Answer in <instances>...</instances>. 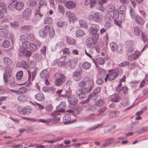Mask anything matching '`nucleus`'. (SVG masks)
<instances>
[{
    "label": "nucleus",
    "mask_w": 148,
    "mask_h": 148,
    "mask_svg": "<svg viewBox=\"0 0 148 148\" xmlns=\"http://www.w3.org/2000/svg\"><path fill=\"white\" fill-rule=\"evenodd\" d=\"M88 19L90 21H93L97 23L102 21L103 17L101 14L97 12H92L88 17Z\"/></svg>",
    "instance_id": "nucleus-1"
},
{
    "label": "nucleus",
    "mask_w": 148,
    "mask_h": 148,
    "mask_svg": "<svg viewBox=\"0 0 148 148\" xmlns=\"http://www.w3.org/2000/svg\"><path fill=\"white\" fill-rule=\"evenodd\" d=\"M122 70L120 68H117L116 69L109 71V73L107 74L108 77V79L109 81L114 80L117 76L121 74Z\"/></svg>",
    "instance_id": "nucleus-2"
},
{
    "label": "nucleus",
    "mask_w": 148,
    "mask_h": 148,
    "mask_svg": "<svg viewBox=\"0 0 148 148\" xmlns=\"http://www.w3.org/2000/svg\"><path fill=\"white\" fill-rule=\"evenodd\" d=\"M100 27L97 24H93L91 25L89 30V32L90 34L95 35V37L97 39L99 37V34L97 33L99 31Z\"/></svg>",
    "instance_id": "nucleus-3"
},
{
    "label": "nucleus",
    "mask_w": 148,
    "mask_h": 148,
    "mask_svg": "<svg viewBox=\"0 0 148 148\" xmlns=\"http://www.w3.org/2000/svg\"><path fill=\"white\" fill-rule=\"evenodd\" d=\"M47 5V2L44 0H40L38 3V5L36 9V15H39L40 17L42 16V14L41 13L42 8L44 6Z\"/></svg>",
    "instance_id": "nucleus-4"
},
{
    "label": "nucleus",
    "mask_w": 148,
    "mask_h": 148,
    "mask_svg": "<svg viewBox=\"0 0 148 148\" xmlns=\"http://www.w3.org/2000/svg\"><path fill=\"white\" fill-rule=\"evenodd\" d=\"M86 86L83 88H80L82 90V92L84 93H89L92 90L94 86L93 80L90 81L89 83L86 85Z\"/></svg>",
    "instance_id": "nucleus-5"
},
{
    "label": "nucleus",
    "mask_w": 148,
    "mask_h": 148,
    "mask_svg": "<svg viewBox=\"0 0 148 148\" xmlns=\"http://www.w3.org/2000/svg\"><path fill=\"white\" fill-rule=\"evenodd\" d=\"M49 26L47 25L45 26L42 30H40L39 33L40 36L43 38L45 37L49 30Z\"/></svg>",
    "instance_id": "nucleus-6"
},
{
    "label": "nucleus",
    "mask_w": 148,
    "mask_h": 148,
    "mask_svg": "<svg viewBox=\"0 0 148 148\" xmlns=\"http://www.w3.org/2000/svg\"><path fill=\"white\" fill-rule=\"evenodd\" d=\"M5 83H8L10 84L12 86H14L15 80L13 77L11 76L5 77H3Z\"/></svg>",
    "instance_id": "nucleus-7"
},
{
    "label": "nucleus",
    "mask_w": 148,
    "mask_h": 148,
    "mask_svg": "<svg viewBox=\"0 0 148 148\" xmlns=\"http://www.w3.org/2000/svg\"><path fill=\"white\" fill-rule=\"evenodd\" d=\"M66 16L69 18V21L74 22L77 19V17L75 14L70 11H67L65 14Z\"/></svg>",
    "instance_id": "nucleus-8"
},
{
    "label": "nucleus",
    "mask_w": 148,
    "mask_h": 148,
    "mask_svg": "<svg viewBox=\"0 0 148 148\" xmlns=\"http://www.w3.org/2000/svg\"><path fill=\"white\" fill-rule=\"evenodd\" d=\"M82 71L80 69H77L73 73V78L76 81H79L82 78Z\"/></svg>",
    "instance_id": "nucleus-9"
},
{
    "label": "nucleus",
    "mask_w": 148,
    "mask_h": 148,
    "mask_svg": "<svg viewBox=\"0 0 148 148\" xmlns=\"http://www.w3.org/2000/svg\"><path fill=\"white\" fill-rule=\"evenodd\" d=\"M92 80L88 77H85L84 78L82 81L78 83V86L79 87L83 88L86 85H87L89 83L90 81H92Z\"/></svg>",
    "instance_id": "nucleus-10"
},
{
    "label": "nucleus",
    "mask_w": 148,
    "mask_h": 148,
    "mask_svg": "<svg viewBox=\"0 0 148 148\" xmlns=\"http://www.w3.org/2000/svg\"><path fill=\"white\" fill-rule=\"evenodd\" d=\"M55 75L59 76V78L56 80L55 84L57 86L60 85L65 81V77L63 75L61 74H56Z\"/></svg>",
    "instance_id": "nucleus-11"
},
{
    "label": "nucleus",
    "mask_w": 148,
    "mask_h": 148,
    "mask_svg": "<svg viewBox=\"0 0 148 148\" xmlns=\"http://www.w3.org/2000/svg\"><path fill=\"white\" fill-rule=\"evenodd\" d=\"M23 17L25 20H28L31 17L32 12L29 8L25 9L23 12Z\"/></svg>",
    "instance_id": "nucleus-12"
},
{
    "label": "nucleus",
    "mask_w": 148,
    "mask_h": 148,
    "mask_svg": "<svg viewBox=\"0 0 148 148\" xmlns=\"http://www.w3.org/2000/svg\"><path fill=\"white\" fill-rule=\"evenodd\" d=\"M33 26L30 25H25L21 27L19 29L23 33L29 32L33 29Z\"/></svg>",
    "instance_id": "nucleus-13"
},
{
    "label": "nucleus",
    "mask_w": 148,
    "mask_h": 148,
    "mask_svg": "<svg viewBox=\"0 0 148 148\" xmlns=\"http://www.w3.org/2000/svg\"><path fill=\"white\" fill-rule=\"evenodd\" d=\"M77 61L76 60L70 59L68 60L67 63L68 66L71 69H74L76 68L77 64Z\"/></svg>",
    "instance_id": "nucleus-14"
},
{
    "label": "nucleus",
    "mask_w": 148,
    "mask_h": 148,
    "mask_svg": "<svg viewBox=\"0 0 148 148\" xmlns=\"http://www.w3.org/2000/svg\"><path fill=\"white\" fill-rule=\"evenodd\" d=\"M76 3L73 1H69L65 3V5L68 9H71L75 8L76 6Z\"/></svg>",
    "instance_id": "nucleus-15"
},
{
    "label": "nucleus",
    "mask_w": 148,
    "mask_h": 148,
    "mask_svg": "<svg viewBox=\"0 0 148 148\" xmlns=\"http://www.w3.org/2000/svg\"><path fill=\"white\" fill-rule=\"evenodd\" d=\"M63 120L65 124H70L74 122L73 121L71 120V115L69 114L65 115L63 117Z\"/></svg>",
    "instance_id": "nucleus-16"
},
{
    "label": "nucleus",
    "mask_w": 148,
    "mask_h": 148,
    "mask_svg": "<svg viewBox=\"0 0 148 148\" xmlns=\"http://www.w3.org/2000/svg\"><path fill=\"white\" fill-rule=\"evenodd\" d=\"M19 55L20 56H26L27 57H29L31 55V53L29 51H28L27 49H21L20 51V53Z\"/></svg>",
    "instance_id": "nucleus-17"
},
{
    "label": "nucleus",
    "mask_w": 148,
    "mask_h": 148,
    "mask_svg": "<svg viewBox=\"0 0 148 148\" xmlns=\"http://www.w3.org/2000/svg\"><path fill=\"white\" fill-rule=\"evenodd\" d=\"M76 93L78 95V97L80 99H84L86 97V95L84 93L82 92V90L80 88H79L76 90Z\"/></svg>",
    "instance_id": "nucleus-18"
},
{
    "label": "nucleus",
    "mask_w": 148,
    "mask_h": 148,
    "mask_svg": "<svg viewBox=\"0 0 148 148\" xmlns=\"http://www.w3.org/2000/svg\"><path fill=\"white\" fill-rule=\"evenodd\" d=\"M66 103L62 101L60 104L56 107L57 110L62 112L64 111V108L66 107Z\"/></svg>",
    "instance_id": "nucleus-19"
},
{
    "label": "nucleus",
    "mask_w": 148,
    "mask_h": 148,
    "mask_svg": "<svg viewBox=\"0 0 148 148\" xmlns=\"http://www.w3.org/2000/svg\"><path fill=\"white\" fill-rule=\"evenodd\" d=\"M35 98L37 100L42 101L45 100V95L42 93H38L34 96Z\"/></svg>",
    "instance_id": "nucleus-20"
},
{
    "label": "nucleus",
    "mask_w": 148,
    "mask_h": 148,
    "mask_svg": "<svg viewBox=\"0 0 148 148\" xmlns=\"http://www.w3.org/2000/svg\"><path fill=\"white\" fill-rule=\"evenodd\" d=\"M69 103L72 105H75L78 102V99L73 96L67 99Z\"/></svg>",
    "instance_id": "nucleus-21"
},
{
    "label": "nucleus",
    "mask_w": 148,
    "mask_h": 148,
    "mask_svg": "<svg viewBox=\"0 0 148 148\" xmlns=\"http://www.w3.org/2000/svg\"><path fill=\"white\" fill-rule=\"evenodd\" d=\"M49 76V73L47 69H45L42 71L40 73V76L42 78H47Z\"/></svg>",
    "instance_id": "nucleus-22"
},
{
    "label": "nucleus",
    "mask_w": 148,
    "mask_h": 148,
    "mask_svg": "<svg viewBox=\"0 0 148 148\" xmlns=\"http://www.w3.org/2000/svg\"><path fill=\"white\" fill-rule=\"evenodd\" d=\"M114 141V138H108L106 140L105 143L102 145V147H104L109 146Z\"/></svg>",
    "instance_id": "nucleus-23"
},
{
    "label": "nucleus",
    "mask_w": 148,
    "mask_h": 148,
    "mask_svg": "<svg viewBox=\"0 0 148 148\" xmlns=\"http://www.w3.org/2000/svg\"><path fill=\"white\" fill-rule=\"evenodd\" d=\"M95 42L92 38H89L87 39L86 44L89 47H93L95 44Z\"/></svg>",
    "instance_id": "nucleus-24"
},
{
    "label": "nucleus",
    "mask_w": 148,
    "mask_h": 148,
    "mask_svg": "<svg viewBox=\"0 0 148 148\" xmlns=\"http://www.w3.org/2000/svg\"><path fill=\"white\" fill-rule=\"evenodd\" d=\"M134 18L136 23L139 25H143L145 23L144 20L139 15H136Z\"/></svg>",
    "instance_id": "nucleus-25"
},
{
    "label": "nucleus",
    "mask_w": 148,
    "mask_h": 148,
    "mask_svg": "<svg viewBox=\"0 0 148 148\" xmlns=\"http://www.w3.org/2000/svg\"><path fill=\"white\" fill-rule=\"evenodd\" d=\"M16 9L18 11L21 10L23 8L24 4L21 1L15 2Z\"/></svg>",
    "instance_id": "nucleus-26"
},
{
    "label": "nucleus",
    "mask_w": 148,
    "mask_h": 148,
    "mask_svg": "<svg viewBox=\"0 0 148 148\" xmlns=\"http://www.w3.org/2000/svg\"><path fill=\"white\" fill-rule=\"evenodd\" d=\"M110 97L111 101L115 102H118L121 99V97L117 94H114L112 95Z\"/></svg>",
    "instance_id": "nucleus-27"
},
{
    "label": "nucleus",
    "mask_w": 148,
    "mask_h": 148,
    "mask_svg": "<svg viewBox=\"0 0 148 148\" xmlns=\"http://www.w3.org/2000/svg\"><path fill=\"white\" fill-rule=\"evenodd\" d=\"M8 34V31L5 28H2L0 29V36L5 37Z\"/></svg>",
    "instance_id": "nucleus-28"
},
{
    "label": "nucleus",
    "mask_w": 148,
    "mask_h": 148,
    "mask_svg": "<svg viewBox=\"0 0 148 148\" xmlns=\"http://www.w3.org/2000/svg\"><path fill=\"white\" fill-rule=\"evenodd\" d=\"M12 69L10 67L8 66L5 68V71L3 77L10 76L11 75Z\"/></svg>",
    "instance_id": "nucleus-29"
},
{
    "label": "nucleus",
    "mask_w": 148,
    "mask_h": 148,
    "mask_svg": "<svg viewBox=\"0 0 148 148\" xmlns=\"http://www.w3.org/2000/svg\"><path fill=\"white\" fill-rule=\"evenodd\" d=\"M96 2L95 0H85V3L87 5L90 4V8H92L95 4Z\"/></svg>",
    "instance_id": "nucleus-30"
},
{
    "label": "nucleus",
    "mask_w": 148,
    "mask_h": 148,
    "mask_svg": "<svg viewBox=\"0 0 148 148\" xmlns=\"http://www.w3.org/2000/svg\"><path fill=\"white\" fill-rule=\"evenodd\" d=\"M109 46L111 50L113 52H114L116 50L118 45L115 42H112L110 43Z\"/></svg>",
    "instance_id": "nucleus-31"
},
{
    "label": "nucleus",
    "mask_w": 148,
    "mask_h": 148,
    "mask_svg": "<svg viewBox=\"0 0 148 148\" xmlns=\"http://www.w3.org/2000/svg\"><path fill=\"white\" fill-rule=\"evenodd\" d=\"M113 19L112 15L110 13H107L105 17L106 22H112Z\"/></svg>",
    "instance_id": "nucleus-32"
},
{
    "label": "nucleus",
    "mask_w": 148,
    "mask_h": 148,
    "mask_svg": "<svg viewBox=\"0 0 148 148\" xmlns=\"http://www.w3.org/2000/svg\"><path fill=\"white\" fill-rule=\"evenodd\" d=\"M76 36L78 37H81L85 35V32L81 29H79L76 31Z\"/></svg>",
    "instance_id": "nucleus-33"
},
{
    "label": "nucleus",
    "mask_w": 148,
    "mask_h": 148,
    "mask_svg": "<svg viewBox=\"0 0 148 148\" xmlns=\"http://www.w3.org/2000/svg\"><path fill=\"white\" fill-rule=\"evenodd\" d=\"M120 114L119 111L113 112H111L109 114V117L110 118L115 117L119 116Z\"/></svg>",
    "instance_id": "nucleus-34"
},
{
    "label": "nucleus",
    "mask_w": 148,
    "mask_h": 148,
    "mask_svg": "<svg viewBox=\"0 0 148 148\" xmlns=\"http://www.w3.org/2000/svg\"><path fill=\"white\" fill-rule=\"evenodd\" d=\"M18 100L21 102H24L27 100V97L23 95L19 96L17 98Z\"/></svg>",
    "instance_id": "nucleus-35"
},
{
    "label": "nucleus",
    "mask_w": 148,
    "mask_h": 148,
    "mask_svg": "<svg viewBox=\"0 0 148 148\" xmlns=\"http://www.w3.org/2000/svg\"><path fill=\"white\" fill-rule=\"evenodd\" d=\"M3 61L5 64L8 65H11L12 63L11 59L8 57H4L3 58Z\"/></svg>",
    "instance_id": "nucleus-36"
},
{
    "label": "nucleus",
    "mask_w": 148,
    "mask_h": 148,
    "mask_svg": "<svg viewBox=\"0 0 148 148\" xmlns=\"http://www.w3.org/2000/svg\"><path fill=\"white\" fill-rule=\"evenodd\" d=\"M106 9L108 12H111L114 11L115 7L113 5H108L106 6Z\"/></svg>",
    "instance_id": "nucleus-37"
},
{
    "label": "nucleus",
    "mask_w": 148,
    "mask_h": 148,
    "mask_svg": "<svg viewBox=\"0 0 148 148\" xmlns=\"http://www.w3.org/2000/svg\"><path fill=\"white\" fill-rule=\"evenodd\" d=\"M25 115L31 113L32 112V109L31 107L29 106H27L25 107Z\"/></svg>",
    "instance_id": "nucleus-38"
},
{
    "label": "nucleus",
    "mask_w": 148,
    "mask_h": 148,
    "mask_svg": "<svg viewBox=\"0 0 148 148\" xmlns=\"http://www.w3.org/2000/svg\"><path fill=\"white\" fill-rule=\"evenodd\" d=\"M71 94V90H69L66 92L65 94L62 95V97L65 98H67V99H68L69 98L72 96Z\"/></svg>",
    "instance_id": "nucleus-39"
},
{
    "label": "nucleus",
    "mask_w": 148,
    "mask_h": 148,
    "mask_svg": "<svg viewBox=\"0 0 148 148\" xmlns=\"http://www.w3.org/2000/svg\"><path fill=\"white\" fill-rule=\"evenodd\" d=\"M91 66V64L87 62H84L82 65L83 67L86 70L89 69Z\"/></svg>",
    "instance_id": "nucleus-40"
},
{
    "label": "nucleus",
    "mask_w": 148,
    "mask_h": 148,
    "mask_svg": "<svg viewBox=\"0 0 148 148\" xmlns=\"http://www.w3.org/2000/svg\"><path fill=\"white\" fill-rule=\"evenodd\" d=\"M52 22V19L50 17H47L44 19V23L45 24H51Z\"/></svg>",
    "instance_id": "nucleus-41"
},
{
    "label": "nucleus",
    "mask_w": 148,
    "mask_h": 148,
    "mask_svg": "<svg viewBox=\"0 0 148 148\" xmlns=\"http://www.w3.org/2000/svg\"><path fill=\"white\" fill-rule=\"evenodd\" d=\"M134 34L136 36H139L140 35V31L139 27L136 26L134 28Z\"/></svg>",
    "instance_id": "nucleus-42"
},
{
    "label": "nucleus",
    "mask_w": 148,
    "mask_h": 148,
    "mask_svg": "<svg viewBox=\"0 0 148 148\" xmlns=\"http://www.w3.org/2000/svg\"><path fill=\"white\" fill-rule=\"evenodd\" d=\"M30 42L28 41H25L23 42L22 45V48L24 49H27V48L29 47Z\"/></svg>",
    "instance_id": "nucleus-43"
},
{
    "label": "nucleus",
    "mask_w": 148,
    "mask_h": 148,
    "mask_svg": "<svg viewBox=\"0 0 148 148\" xmlns=\"http://www.w3.org/2000/svg\"><path fill=\"white\" fill-rule=\"evenodd\" d=\"M30 45L29 47V49L30 50L34 52L37 49V47L35 44L33 43H32L31 42L30 44Z\"/></svg>",
    "instance_id": "nucleus-44"
},
{
    "label": "nucleus",
    "mask_w": 148,
    "mask_h": 148,
    "mask_svg": "<svg viewBox=\"0 0 148 148\" xmlns=\"http://www.w3.org/2000/svg\"><path fill=\"white\" fill-rule=\"evenodd\" d=\"M8 8L10 10L14 11L16 9L15 1L11 3L8 5Z\"/></svg>",
    "instance_id": "nucleus-45"
},
{
    "label": "nucleus",
    "mask_w": 148,
    "mask_h": 148,
    "mask_svg": "<svg viewBox=\"0 0 148 148\" xmlns=\"http://www.w3.org/2000/svg\"><path fill=\"white\" fill-rule=\"evenodd\" d=\"M67 42L68 44H70L75 45V40L70 37H68L67 38Z\"/></svg>",
    "instance_id": "nucleus-46"
},
{
    "label": "nucleus",
    "mask_w": 148,
    "mask_h": 148,
    "mask_svg": "<svg viewBox=\"0 0 148 148\" xmlns=\"http://www.w3.org/2000/svg\"><path fill=\"white\" fill-rule=\"evenodd\" d=\"M103 124V123H99L97 124H96L95 125L91 127H90L88 128V130H92L94 129H95L101 126Z\"/></svg>",
    "instance_id": "nucleus-47"
},
{
    "label": "nucleus",
    "mask_w": 148,
    "mask_h": 148,
    "mask_svg": "<svg viewBox=\"0 0 148 148\" xmlns=\"http://www.w3.org/2000/svg\"><path fill=\"white\" fill-rule=\"evenodd\" d=\"M25 107L21 106H19L17 108V110L18 112L21 114H24L25 115Z\"/></svg>",
    "instance_id": "nucleus-48"
},
{
    "label": "nucleus",
    "mask_w": 148,
    "mask_h": 148,
    "mask_svg": "<svg viewBox=\"0 0 148 148\" xmlns=\"http://www.w3.org/2000/svg\"><path fill=\"white\" fill-rule=\"evenodd\" d=\"M10 25L13 28L17 29L19 26V23L18 21H15L11 23Z\"/></svg>",
    "instance_id": "nucleus-49"
},
{
    "label": "nucleus",
    "mask_w": 148,
    "mask_h": 148,
    "mask_svg": "<svg viewBox=\"0 0 148 148\" xmlns=\"http://www.w3.org/2000/svg\"><path fill=\"white\" fill-rule=\"evenodd\" d=\"M126 10V7L124 5L121 6L119 9V12L120 14H124Z\"/></svg>",
    "instance_id": "nucleus-50"
},
{
    "label": "nucleus",
    "mask_w": 148,
    "mask_h": 148,
    "mask_svg": "<svg viewBox=\"0 0 148 148\" xmlns=\"http://www.w3.org/2000/svg\"><path fill=\"white\" fill-rule=\"evenodd\" d=\"M23 75V72L22 71H18L16 74V77L18 80H20Z\"/></svg>",
    "instance_id": "nucleus-51"
},
{
    "label": "nucleus",
    "mask_w": 148,
    "mask_h": 148,
    "mask_svg": "<svg viewBox=\"0 0 148 148\" xmlns=\"http://www.w3.org/2000/svg\"><path fill=\"white\" fill-rule=\"evenodd\" d=\"M57 25L58 26L61 27L66 26L67 24L66 22L65 21H59L57 23Z\"/></svg>",
    "instance_id": "nucleus-52"
},
{
    "label": "nucleus",
    "mask_w": 148,
    "mask_h": 148,
    "mask_svg": "<svg viewBox=\"0 0 148 148\" xmlns=\"http://www.w3.org/2000/svg\"><path fill=\"white\" fill-rule=\"evenodd\" d=\"M10 45L9 41L7 40H5L2 42V46L4 48H7Z\"/></svg>",
    "instance_id": "nucleus-53"
},
{
    "label": "nucleus",
    "mask_w": 148,
    "mask_h": 148,
    "mask_svg": "<svg viewBox=\"0 0 148 148\" xmlns=\"http://www.w3.org/2000/svg\"><path fill=\"white\" fill-rule=\"evenodd\" d=\"M100 72V75L101 77L102 78H103L106 77L107 75L106 71L103 69H100L99 70Z\"/></svg>",
    "instance_id": "nucleus-54"
},
{
    "label": "nucleus",
    "mask_w": 148,
    "mask_h": 148,
    "mask_svg": "<svg viewBox=\"0 0 148 148\" xmlns=\"http://www.w3.org/2000/svg\"><path fill=\"white\" fill-rule=\"evenodd\" d=\"M79 24L81 27L87 28L88 27L87 24L86 22L82 20H80L79 21Z\"/></svg>",
    "instance_id": "nucleus-55"
},
{
    "label": "nucleus",
    "mask_w": 148,
    "mask_h": 148,
    "mask_svg": "<svg viewBox=\"0 0 148 148\" xmlns=\"http://www.w3.org/2000/svg\"><path fill=\"white\" fill-rule=\"evenodd\" d=\"M34 58L38 61H40L42 59V56L40 54L36 53L34 55Z\"/></svg>",
    "instance_id": "nucleus-56"
},
{
    "label": "nucleus",
    "mask_w": 148,
    "mask_h": 148,
    "mask_svg": "<svg viewBox=\"0 0 148 148\" xmlns=\"http://www.w3.org/2000/svg\"><path fill=\"white\" fill-rule=\"evenodd\" d=\"M60 112L57 110V111H56L51 113V115L54 117H57L60 115L61 114Z\"/></svg>",
    "instance_id": "nucleus-57"
},
{
    "label": "nucleus",
    "mask_w": 148,
    "mask_h": 148,
    "mask_svg": "<svg viewBox=\"0 0 148 148\" xmlns=\"http://www.w3.org/2000/svg\"><path fill=\"white\" fill-rule=\"evenodd\" d=\"M49 35L51 38H52L54 36L55 32L54 29L53 28H49Z\"/></svg>",
    "instance_id": "nucleus-58"
},
{
    "label": "nucleus",
    "mask_w": 148,
    "mask_h": 148,
    "mask_svg": "<svg viewBox=\"0 0 148 148\" xmlns=\"http://www.w3.org/2000/svg\"><path fill=\"white\" fill-rule=\"evenodd\" d=\"M101 97L100 96L95 95L93 96L92 97V100L94 101L95 102H97L98 101L100 100Z\"/></svg>",
    "instance_id": "nucleus-59"
},
{
    "label": "nucleus",
    "mask_w": 148,
    "mask_h": 148,
    "mask_svg": "<svg viewBox=\"0 0 148 148\" xmlns=\"http://www.w3.org/2000/svg\"><path fill=\"white\" fill-rule=\"evenodd\" d=\"M97 63L100 65L103 64L105 62L104 59L103 58H97Z\"/></svg>",
    "instance_id": "nucleus-60"
},
{
    "label": "nucleus",
    "mask_w": 148,
    "mask_h": 148,
    "mask_svg": "<svg viewBox=\"0 0 148 148\" xmlns=\"http://www.w3.org/2000/svg\"><path fill=\"white\" fill-rule=\"evenodd\" d=\"M95 118V116L93 114H90L88 117L86 118L85 120L86 121H92Z\"/></svg>",
    "instance_id": "nucleus-61"
},
{
    "label": "nucleus",
    "mask_w": 148,
    "mask_h": 148,
    "mask_svg": "<svg viewBox=\"0 0 148 148\" xmlns=\"http://www.w3.org/2000/svg\"><path fill=\"white\" fill-rule=\"evenodd\" d=\"M121 103L123 106H125L128 105V101L127 99H124L122 100Z\"/></svg>",
    "instance_id": "nucleus-62"
},
{
    "label": "nucleus",
    "mask_w": 148,
    "mask_h": 148,
    "mask_svg": "<svg viewBox=\"0 0 148 148\" xmlns=\"http://www.w3.org/2000/svg\"><path fill=\"white\" fill-rule=\"evenodd\" d=\"M37 70L38 69L37 68H35L32 72V80L34 79L35 78L36 75Z\"/></svg>",
    "instance_id": "nucleus-63"
},
{
    "label": "nucleus",
    "mask_w": 148,
    "mask_h": 148,
    "mask_svg": "<svg viewBox=\"0 0 148 148\" xmlns=\"http://www.w3.org/2000/svg\"><path fill=\"white\" fill-rule=\"evenodd\" d=\"M27 90L25 87H23L19 88L18 90V92L21 93H25Z\"/></svg>",
    "instance_id": "nucleus-64"
}]
</instances>
